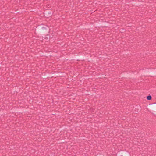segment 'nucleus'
<instances>
[{
	"label": "nucleus",
	"mask_w": 156,
	"mask_h": 156,
	"mask_svg": "<svg viewBox=\"0 0 156 156\" xmlns=\"http://www.w3.org/2000/svg\"><path fill=\"white\" fill-rule=\"evenodd\" d=\"M147 98L148 100H150L151 98V96H148L147 97Z\"/></svg>",
	"instance_id": "f257e3e1"
}]
</instances>
